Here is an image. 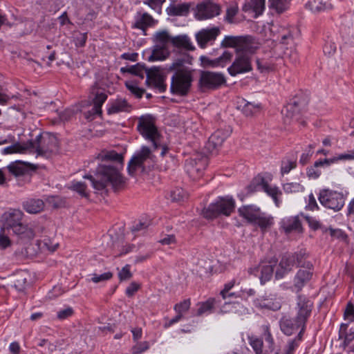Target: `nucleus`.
Here are the masks:
<instances>
[{
	"label": "nucleus",
	"instance_id": "57",
	"mask_svg": "<svg viewBox=\"0 0 354 354\" xmlns=\"http://www.w3.org/2000/svg\"><path fill=\"white\" fill-rule=\"evenodd\" d=\"M295 167H296L295 161H292V160H283L281 162V172L283 175L285 174H288Z\"/></svg>",
	"mask_w": 354,
	"mask_h": 354
},
{
	"label": "nucleus",
	"instance_id": "9",
	"mask_svg": "<svg viewBox=\"0 0 354 354\" xmlns=\"http://www.w3.org/2000/svg\"><path fill=\"white\" fill-rule=\"evenodd\" d=\"M319 201L324 207L337 212L344 207L345 197L342 192L327 189L320 192Z\"/></svg>",
	"mask_w": 354,
	"mask_h": 354
},
{
	"label": "nucleus",
	"instance_id": "34",
	"mask_svg": "<svg viewBox=\"0 0 354 354\" xmlns=\"http://www.w3.org/2000/svg\"><path fill=\"white\" fill-rule=\"evenodd\" d=\"M348 323L342 324L339 331V339L344 338V346H347L354 339V328H351L349 332H347Z\"/></svg>",
	"mask_w": 354,
	"mask_h": 354
},
{
	"label": "nucleus",
	"instance_id": "23",
	"mask_svg": "<svg viewBox=\"0 0 354 354\" xmlns=\"http://www.w3.org/2000/svg\"><path fill=\"white\" fill-rule=\"evenodd\" d=\"M295 262V255L292 254H285L283 255L279 265V268L277 270L275 273L276 278H282L286 272L292 269Z\"/></svg>",
	"mask_w": 354,
	"mask_h": 354
},
{
	"label": "nucleus",
	"instance_id": "61",
	"mask_svg": "<svg viewBox=\"0 0 354 354\" xmlns=\"http://www.w3.org/2000/svg\"><path fill=\"white\" fill-rule=\"evenodd\" d=\"M74 313V310L71 307H68L65 309L61 310L57 312V319L60 320L66 319L71 317Z\"/></svg>",
	"mask_w": 354,
	"mask_h": 354
},
{
	"label": "nucleus",
	"instance_id": "12",
	"mask_svg": "<svg viewBox=\"0 0 354 354\" xmlns=\"http://www.w3.org/2000/svg\"><path fill=\"white\" fill-rule=\"evenodd\" d=\"M252 70L251 57L249 55L244 53L236 54L234 62L227 68V71L231 76H236L238 74L250 72Z\"/></svg>",
	"mask_w": 354,
	"mask_h": 354
},
{
	"label": "nucleus",
	"instance_id": "30",
	"mask_svg": "<svg viewBox=\"0 0 354 354\" xmlns=\"http://www.w3.org/2000/svg\"><path fill=\"white\" fill-rule=\"evenodd\" d=\"M308 301V298L307 297L301 295L298 296L297 306L299 308V312L297 317L301 319V322H302L303 320L305 322L307 320L309 313Z\"/></svg>",
	"mask_w": 354,
	"mask_h": 354
},
{
	"label": "nucleus",
	"instance_id": "20",
	"mask_svg": "<svg viewBox=\"0 0 354 354\" xmlns=\"http://www.w3.org/2000/svg\"><path fill=\"white\" fill-rule=\"evenodd\" d=\"M232 130L230 128L218 129L209 138L207 148L209 150L216 149L221 147L225 140L230 135Z\"/></svg>",
	"mask_w": 354,
	"mask_h": 354
},
{
	"label": "nucleus",
	"instance_id": "10",
	"mask_svg": "<svg viewBox=\"0 0 354 354\" xmlns=\"http://www.w3.org/2000/svg\"><path fill=\"white\" fill-rule=\"evenodd\" d=\"M156 40L159 42L160 46L167 47V45L171 42L176 47H183L184 48L193 50V46L189 38L186 35H178L176 37H171L167 30H162L156 32Z\"/></svg>",
	"mask_w": 354,
	"mask_h": 354
},
{
	"label": "nucleus",
	"instance_id": "22",
	"mask_svg": "<svg viewBox=\"0 0 354 354\" xmlns=\"http://www.w3.org/2000/svg\"><path fill=\"white\" fill-rule=\"evenodd\" d=\"M259 272L261 273L259 277L261 283L263 284L272 278L274 272V265L270 264V263L269 264H261L259 266L250 268L248 270V272L251 274L257 275Z\"/></svg>",
	"mask_w": 354,
	"mask_h": 354
},
{
	"label": "nucleus",
	"instance_id": "16",
	"mask_svg": "<svg viewBox=\"0 0 354 354\" xmlns=\"http://www.w3.org/2000/svg\"><path fill=\"white\" fill-rule=\"evenodd\" d=\"M147 83L152 84L160 92L166 91L167 85L165 83L166 76L161 73L160 66H153L149 69H146Z\"/></svg>",
	"mask_w": 354,
	"mask_h": 354
},
{
	"label": "nucleus",
	"instance_id": "37",
	"mask_svg": "<svg viewBox=\"0 0 354 354\" xmlns=\"http://www.w3.org/2000/svg\"><path fill=\"white\" fill-rule=\"evenodd\" d=\"M38 245L41 249L54 252L59 246V243L53 237L44 236L43 239L38 241Z\"/></svg>",
	"mask_w": 354,
	"mask_h": 354
},
{
	"label": "nucleus",
	"instance_id": "5",
	"mask_svg": "<svg viewBox=\"0 0 354 354\" xmlns=\"http://www.w3.org/2000/svg\"><path fill=\"white\" fill-rule=\"evenodd\" d=\"M28 151L35 152L37 156L48 157L58 151V141L55 136L39 134L35 140L28 141Z\"/></svg>",
	"mask_w": 354,
	"mask_h": 354
},
{
	"label": "nucleus",
	"instance_id": "28",
	"mask_svg": "<svg viewBox=\"0 0 354 354\" xmlns=\"http://www.w3.org/2000/svg\"><path fill=\"white\" fill-rule=\"evenodd\" d=\"M97 158L102 161H114L120 166L123 163L122 156L113 150H103L97 155Z\"/></svg>",
	"mask_w": 354,
	"mask_h": 354
},
{
	"label": "nucleus",
	"instance_id": "62",
	"mask_svg": "<svg viewBox=\"0 0 354 354\" xmlns=\"http://www.w3.org/2000/svg\"><path fill=\"white\" fill-rule=\"evenodd\" d=\"M72 189L82 196H87V194L86 192V185L85 183L82 182H75L72 185Z\"/></svg>",
	"mask_w": 354,
	"mask_h": 354
},
{
	"label": "nucleus",
	"instance_id": "38",
	"mask_svg": "<svg viewBox=\"0 0 354 354\" xmlns=\"http://www.w3.org/2000/svg\"><path fill=\"white\" fill-rule=\"evenodd\" d=\"M26 282V274L24 272H19L11 279L12 286L19 291H23L25 289Z\"/></svg>",
	"mask_w": 354,
	"mask_h": 354
},
{
	"label": "nucleus",
	"instance_id": "55",
	"mask_svg": "<svg viewBox=\"0 0 354 354\" xmlns=\"http://www.w3.org/2000/svg\"><path fill=\"white\" fill-rule=\"evenodd\" d=\"M125 85L127 88L137 97L140 98L145 92V90L140 88L132 82H127Z\"/></svg>",
	"mask_w": 354,
	"mask_h": 354
},
{
	"label": "nucleus",
	"instance_id": "54",
	"mask_svg": "<svg viewBox=\"0 0 354 354\" xmlns=\"http://www.w3.org/2000/svg\"><path fill=\"white\" fill-rule=\"evenodd\" d=\"M251 7L256 15L262 14L265 8V0H251Z\"/></svg>",
	"mask_w": 354,
	"mask_h": 354
},
{
	"label": "nucleus",
	"instance_id": "8",
	"mask_svg": "<svg viewBox=\"0 0 354 354\" xmlns=\"http://www.w3.org/2000/svg\"><path fill=\"white\" fill-rule=\"evenodd\" d=\"M225 83L226 79L223 74L203 71L200 73L198 87L201 92L205 93L218 89Z\"/></svg>",
	"mask_w": 354,
	"mask_h": 354
},
{
	"label": "nucleus",
	"instance_id": "25",
	"mask_svg": "<svg viewBox=\"0 0 354 354\" xmlns=\"http://www.w3.org/2000/svg\"><path fill=\"white\" fill-rule=\"evenodd\" d=\"M259 181L261 183L260 186H261V189L272 198L275 205L278 207L280 203L279 196L281 195V192L275 186H270L264 178L261 177Z\"/></svg>",
	"mask_w": 354,
	"mask_h": 354
},
{
	"label": "nucleus",
	"instance_id": "58",
	"mask_svg": "<svg viewBox=\"0 0 354 354\" xmlns=\"http://www.w3.org/2000/svg\"><path fill=\"white\" fill-rule=\"evenodd\" d=\"M133 274L130 270V266L126 265L118 273V277L120 281H127L132 277Z\"/></svg>",
	"mask_w": 354,
	"mask_h": 354
},
{
	"label": "nucleus",
	"instance_id": "48",
	"mask_svg": "<svg viewBox=\"0 0 354 354\" xmlns=\"http://www.w3.org/2000/svg\"><path fill=\"white\" fill-rule=\"evenodd\" d=\"M233 57V53L228 51L225 50L223 54L216 58V63L218 67H224L227 64H229Z\"/></svg>",
	"mask_w": 354,
	"mask_h": 354
},
{
	"label": "nucleus",
	"instance_id": "11",
	"mask_svg": "<svg viewBox=\"0 0 354 354\" xmlns=\"http://www.w3.org/2000/svg\"><path fill=\"white\" fill-rule=\"evenodd\" d=\"M208 164L207 157L202 153H196L186 160L187 173L193 179L199 178Z\"/></svg>",
	"mask_w": 354,
	"mask_h": 354
},
{
	"label": "nucleus",
	"instance_id": "27",
	"mask_svg": "<svg viewBox=\"0 0 354 354\" xmlns=\"http://www.w3.org/2000/svg\"><path fill=\"white\" fill-rule=\"evenodd\" d=\"M240 42L238 44L236 54H252L254 51L252 46V37L250 36H240Z\"/></svg>",
	"mask_w": 354,
	"mask_h": 354
},
{
	"label": "nucleus",
	"instance_id": "4",
	"mask_svg": "<svg viewBox=\"0 0 354 354\" xmlns=\"http://www.w3.org/2000/svg\"><path fill=\"white\" fill-rule=\"evenodd\" d=\"M309 98L307 95H297L283 107L281 113L285 124L298 122L303 127L307 126Z\"/></svg>",
	"mask_w": 354,
	"mask_h": 354
},
{
	"label": "nucleus",
	"instance_id": "49",
	"mask_svg": "<svg viewBox=\"0 0 354 354\" xmlns=\"http://www.w3.org/2000/svg\"><path fill=\"white\" fill-rule=\"evenodd\" d=\"M214 304V299H209L205 302L200 303L199 308L197 310L196 315L198 316H201L205 313H207L208 311H210L212 308H213Z\"/></svg>",
	"mask_w": 354,
	"mask_h": 354
},
{
	"label": "nucleus",
	"instance_id": "15",
	"mask_svg": "<svg viewBox=\"0 0 354 354\" xmlns=\"http://www.w3.org/2000/svg\"><path fill=\"white\" fill-rule=\"evenodd\" d=\"M300 320L301 319L298 317H297L296 319H293L288 315H284L279 322L280 328L285 335H291L296 333L299 328H301L299 333V335H300L304 330L306 322L304 320L301 322Z\"/></svg>",
	"mask_w": 354,
	"mask_h": 354
},
{
	"label": "nucleus",
	"instance_id": "50",
	"mask_svg": "<svg viewBox=\"0 0 354 354\" xmlns=\"http://www.w3.org/2000/svg\"><path fill=\"white\" fill-rule=\"evenodd\" d=\"M283 189L286 193L292 194L302 192L304 190V187L299 183H289L284 184Z\"/></svg>",
	"mask_w": 354,
	"mask_h": 354
},
{
	"label": "nucleus",
	"instance_id": "7",
	"mask_svg": "<svg viewBox=\"0 0 354 354\" xmlns=\"http://www.w3.org/2000/svg\"><path fill=\"white\" fill-rule=\"evenodd\" d=\"M234 207L235 202L232 197L220 198L216 202L204 208L202 214L207 219H213L221 214L227 216L234 211Z\"/></svg>",
	"mask_w": 354,
	"mask_h": 354
},
{
	"label": "nucleus",
	"instance_id": "51",
	"mask_svg": "<svg viewBox=\"0 0 354 354\" xmlns=\"http://www.w3.org/2000/svg\"><path fill=\"white\" fill-rule=\"evenodd\" d=\"M330 7V5L326 4L323 0H311V11L320 12L325 10Z\"/></svg>",
	"mask_w": 354,
	"mask_h": 354
},
{
	"label": "nucleus",
	"instance_id": "53",
	"mask_svg": "<svg viewBox=\"0 0 354 354\" xmlns=\"http://www.w3.org/2000/svg\"><path fill=\"white\" fill-rule=\"evenodd\" d=\"M260 106L259 104H254L252 102H247L243 106V112L247 115L250 116L253 115L254 113L259 111Z\"/></svg>",
	"mask_w": 354,
	"mask_h": 354
},
{
	"label": "nucleus",
	"instance_id": "31",
	"mask_svg": "<svg viewBox=\"0 0 354 354\" xmlns=\"http://www.w3.org/2000/svg\"><path fill=\"white\" fill-rule=\"evenodd\" d=\"M353 159H354V149L348 151V153L340 154L337 158H330V159L325 158L324 160H320L316 161L314 163V167H318L319 166H324V165L329 166L331 163H333L337 160H353Z\"/></svg>",
	"mask_w": 354,
	"mask_h": 354
},
{
	"label": "nucleus",
	"instance_id": "46",
	"mask_svg": "<svg viewBox=\"0 0 354 354\" xmlns=\"http://www.w3.org/2000/svg\"><path fill=\"white\" fill-rule=\"evenodd\" d=\"M171 200L175 202L184 201L188 198L187 193L182 188H176L171 192Z\"/></svg>",
	"mask_w": 354,
	"mask_h": 354
},
{
	"label": "nucleus",
	"instance_id": "47",
	"mask_svg": "<svg viewBox=\"0 0 354 354\" xmlns=\"http://www.w3.org/2000/svg\"><path fill=\"white\" fill-rule=\"evenodd\" d=\"M239 12V7L237 5H232L229 6L226 10V14L225 16V20L229 24L236 23L234 19V17Z\"/></svg>",
	"mask_w": 354,
	"mask_h": 354
},
{
	"label": "nucleus",
	"instance_id": "39",
	"mask_svg": "<svg viewBox=\"0 0 354 354\" xmlns=\"http://www.w3.org/2000/svg\"><path fill=\"white\" fill-rule=\"evenodd\" d=\"M153 24V17L147 13H144L140 19H139L134 25V27L141 29L144 32V35H146V29L148 26H152Z\"/></svg>",
	"mask_w": 354,
	"mask_h": 354
},
{
	"label": "nucleus",
	"instance_id": "43",
	"mask_svg": "<svg viewBox=\"0 0 354 354\" xmlns=\"http://www.w3.org/2000/svg\"><path fill=\"white\" fill-rule=\"evenodd\" d=\"M146 69H148V68H146L145 66V65H142L138 63L134 66H131L126 68H122L121 71L128 72L131 74L137 75L142 79L144 77V73H146Z\"/></svg>",
	"mask_w": 354,
	"mask_h": 354
},
{
	"label": "nucleus",
	"instance_id": "2",
	"mask_svg": "<svg viewBox=\"0 0 354 354\" xmlns=\"http://www.w3.org/2000/svg\"><path fill=\"white\" fill-rule=\"evenodd\" d=\"M84 178L88 179L93 187L97 191L104 189L108 185H111L117 191L122 188L125 183L119 169L113 164H100L94 176L86 175Z\"/></svg>",
	"mask_w": 354,
	"mask_h": 354
},
{
	"label": "nucleus",
	"instance_id": "42",
	"mask_svg": "<svg viewBox=\"0 0 354 354\" xmlns=\"http://www.w3.org/2000/svg\"><path fill=\"white\" fill-rule=\"evenodd\" d=\"M28 150V142L26 143L16 142L12 145L4 148L2 151L3 154H10L14 153H23Z\"/></svg>",
	"mask_w": 354,
	"mask_h": 354
},
{
	"label": "nucleus",
	"instance_id": "59",
	"mask_svg": "<svg viewBox=\"0 0 354 354\" xmlns=\"http://www.w3.org/2000/svg\"><path fill=\"white\" fill-rule=\"evenodd\" d=\"M113 273L111 272H104L102 274H93L91 280L93 283H97L102 281H107L111 279Z\"/></svg>",
	"mask_w": 354,
	"mask_h": 354
},
{
	"label": "nucleus",
	"instance_id": "32",
	"mask_svg": "<svg viewBox=\"0 0 354 354\" xmlns=\"http://www.w3.org/2000/svg\"><path fill=\"white\" fill-rule=\"evenodd\" d=\"M130 105L125 99L118 98L114 100L108 109L109 114L117 113L121 111H128Z\"/></svg>",
	"mask_w": 354,
	"mask_h": 354
},
{
	"label": "nucleus",
	"instance_id": "3",
	"mask_svg": "<svg viewBox=\"0 0 354 354\" xmlns=\"http://www.w3.org/2000/svg\"><path fill=\"white\" fill-rule=\"evenodd\" d=\"M1 221L3 230L11 231L20 239L30 241L35 236L32 227L24 221V214L20 209H10L2 215Z\"/></svg>",
	"mask_w": 354,
	"mask_h": 354
},
{
	"label": "nucleus",
	"instance_id": "56",
	"mask_svg": "<svg viewBox=\"0 0 354 354\" xmlns=\"http://www.w3.org/2000/svg\"><path fill=\"white\" fill-rule=\"evenodd\" d=\"M250 344L256 354H261L263 348L262 339L257 337H251L250 338Z\"/></svg>",
	"mask_w": 354,
	"mask_h": 354
},
{
	"label": "nucleus",
	"instance_id": "64",
	"mask_svg": "<svg viewBox=\"0 0 354 354\" xmlns=\"http://www.w3.org/2000/svg\"><path fill=\"white\" fill-rule=\"evenodd\" d=\"M11 244V241L9 237L5 234V230L2 228L1 232H0V248L2 249H5L10 246Z\"/></svg>",
	"mask_w": 354,
	"mask_h": 354
},
{
	"label": "nucleus",
	"instance_id": "14",
	"mask_svg": "<svg viewBox=\"0 0 354 354\" xmlns=\"http://www.w3.org/2000/svg\"><path fill=\"white\" fill-rule=\"evenodd\" d=\"M153 155L151 153V149L146 147L143 146L140 149V151H137L130 160L128 164V171L129 174L133 176L138 167H142L144 163L149 159H151Z\"/></svg>",
	"mask_w": 354,
	"mask_h": 354
},
{
	"label": "nucleus",
	"instance_id": "52",
	"mask_svg": "<svg viewBox=\"0 0 354 354\" xmlns=\"http://www.w3.org/2000/svg\"><path fill=\"white\" fill-rule=\"evenodd\" d=\"M344 318L347 320L348 323L354 322V304L349 301L344 310Z\"/></svg>",
	"mask_w": 354,
	"mask_h": 354
},
{
	"label": "nucleus",
	"instance_id": "18",
	"mask_svg": "<svg viewBox=\"0 0 354 354\" xmlns=\"http://www.w3.org/2000/svg\"><path fill=\"white\" fill-rule=\"evenodd\" d=\"M218 27L202 29L196 34V39L198 46L205 48L208 44H212L220 34Z\"/></svg>",
	"mask_w": 354,
	"mask_h": 354
},
{
	"label": "nucleus",
	"instance_id": "26",
	"mask_svg": "<svg viewBox=\"0 0 354 354\" xmlns=\"http://www.w3.org/2000/svg\"><path fill=\"white\" fill-rule=\"evenodd\" d=\"M169 54L170 53L167 47L160 45H155L148 60L149 62L165 60L169 57Z\"/></svg>",
	"mask_w": 354,
	"mask_h": 354
},
{
	"label": "nucleus",
	"instance_id": "13",
	"mask_svg": "<svg viewBox=\"0 0 354 354\" xmlns=\"http://www.w3.org/2000/svg\"><path fill=\"white\" fill-rule=\"evenodd\" d=\"M220 6L208 0L196 6L194 15L198 20H205L220 15Z\"/></svg>",
	"mask_w": 354,
	"mask_h": 354
},
{
	"label": "nucleus",
	"instance_id": "24",
	"mask_svg": "<svg viewBox=\"0 0 354 354\" xmlns=\"http://www.w3.org/2000/svg\"><path fill=\"white\" fill-rule=\"evenodd\" d=\"M23 208L29 214H38L44 209V203L41 199L30 198L23 203Z\"/></svg>",
	"mask_w": 354,
	"mask_h": 354
},
{
	"label": "nucleus",
	"instance_id": "45",
	"mask_svg": "<svg viewBox=\"0 0 354 354\" xmlns=\"http://www.w3.org/2000/svg\"><path fill=\"white\" fill-rule=\"evenodd\" d=\"M191 301L189 299H184L183 301L176 304L174 309L178 315H180L181 317H183L184 313L187 312L190 308Z\"/></svg>",
	"mask_w": 354,
	"mask_h": 354
},
{
	"label": "nucleus",
	"instance_id": "44",
	"mask_svg": "<svg viewBox=\"0 0 354 354\" xmlns=\"http://www.w3.org/2000/svg\"><path fill=\"white\" fill-rule=\"evenodd\" d=\"M240 40V36H225L221 43V46L223 48H235L236 50Z\"/></svg>",
	"mask_w": 354,
	"mask_h": 354
},
{
	"label": "nucleus",
	"instance_id": "60",
	"mask_svg": "<svg viewBox=\"0 0 354 354\" xmlns=\"http://www.w3.org/2000/svg\"><path fill=\"white\" fill-rule=\"evenodd\" d=\"M87 39V33L77 32L74 37L75 44L77 47H83L85 46Z\"/></svg>",
	"mask_w": 354,
	"mask_h": 354
},
{
	"label": "nucleus",
	"instance_id": "6",
	"mask_svg": "<svg viewBox=\"0 0 354 354\" xmlns=\"http://www.w3.org/2000/svg\"><path fill=\"white\" fill-rule=\"evenodd\" d=\"M139 133L153 144L154 149L160 145V134L155 125L154 118L151 115H142L138 120L137 127Z\"/></svg>",
	"mask_w": 354,
	"mask_h": 354
},
{
	"label": "nucleus",
	"instance_id": "19",
	"mask_svg": "<svg viewBox=\"0 0 354 354\" xmlns=\"http://www.w3.org/2000/svg\"><path fill=\"white\" fill-rule=\"evenodd\" d=\"M256 306L261 309H267L270 310H278L281 308V302L277 298L275 294L266 295L258 298L256 301Z\"/></svg>",
	"mask_w": 354,
	"mask_h": 354
},
{
	"label": "nucleus",
	"instance_id": "17",
	"mask_svg": "<svg viewBox=\"0 0 354 354\" xmlns=\"http://www.w3.org/2000/svg\"><path fill=\"white\" fill-rule=\"evenodd\" d=\"M107 99V95L102 92H97L94 98L89 102L91 109L84 111L83 114L88 120H93L96 115L102 114V106Z\"/></svg>",
	"mask_w": 354,
	"mask_h": 354
},
{
	"label": "nucleus",
	"instance_id": "35",
	"mask_svg": "<svg viewBox=\"0 0 354 354\" xmlns=\"http://www.w3.org/2000/svg\"><path fill=\"white\" fill-rule=\"evenodd\" d=\"M252 223L257 225L261 230L264 231L272 225L273 218L261 212L259 216L256 217Z\"/></svg>",
	"mask_w": 354,
	"mask_h": 354
},
{
	"label": "nucleus",
	"instance_id": "21",
	"mask_svg": "<svg viewBox=\"0 0 354 354\" xmlns=\"http://www.w3.org/2000/svg\"><path fill=\"white\" fill-rule=\"evenodd\" d=\"M280 227L286 234L302 231V226L299 216L284 217L280 222Z\"/></svg>",
	"mask_w": 354,
	"mask_h": 354
},
{
	"label": "nucleus",
	"instance_id": "63",
	"mask_svg": "<svg viewBox=\"0 0 354 354\" xmlns=\"http://www.w3.org/2000/svg\"><path fill=\"white\" fill-rule=\"evenodd\" d=\"M200 60L201 62V64L203 67H212L216 68L218 67L216 62V58L215 59H209L206 56H201L200 57Z\"/></svg>",
	"mask_w": 354,
	"mask_h": 354
},
{
	"label": "nucleus",
	"instance_id": "33",
	"mask_svg": "<svg viewBox=\"0 0 354 354\" xmlns=\"http://www.w3.org/2000/svg\"><path fill=\"white\" fill-rule=\"evenodd\" d=\"M189 4L170 5L167 8V12L170 16H187L189 12Z\"/></svg>",
	"mask_w": 354,
	"mask_h": 354
},
{
	"label": "nucleus",
	"instance_id": "1",
	"mask_svg": "<svg viewBox=\"0 0 354 354\" xmlns=\"http://www.w3.org/2000/svg\"><path fill=\"white\" fill-rule=\"evenodd\" d=\"M192 58L189 55L184 54L165 68L168 72L176 71L171 80V93L180 96L188 93L193 81L192 71L185 65L192 64Z\"/></svg>",
	"mask_w": 354,
	"mask_h": 354
},
{
	"label": "nucleus",
	"instance_id": "36",
	"mask_svg": "<svg viewBox=\"0 0 354 354\" xmlns=\"http://www.w3.org/2000/svg\"><path fill=\"white\" fill-rule=\"evenodd\" d=\"M310 279L308 268L300 269L295 278V286L300 290Z\"/></svg>",
	"mask_w": 354,
	"mask_h": 354
},
{
	"label": "nucleus",
	"instance_id": "40",
	"mask_svg": "<svg viewBox=\"0 0 354 354\" xmlns=\"http://www.w3.org/2000/svg\"><path fill=\"white\" fill-rule=\"evenodd\" d=\"M290 0H269L268 7L278 14L283 12L288 6Z\"/></svg>",
	"mask_w": 354,
	"mask_h": 354
},
{
	"label": "nucleus",
	"instance_id": "41",
	"mask_svg": "<svg viewBox=\"0 0 354 354\" xmlns=\"http://www.w3.org/2000/svg\"><path fill=\"white\" fill-rule=\"evenodd\" d=\"M7 168H8L9 172L15 176H21L26 171V163L23 162L21 161H15V162H11L7 167Z\"/></svg>",
	"mask_w": 354,
	"mask_h": 354
},
{
	"label": "nucleus",
	"instance_id": "29",
	"mask_svg": "<svg viewBox=\"0 0 354 354\" xmlns=\"http://www.w3.org/2000/svg\"><path fill=\"white\" fill-rule=\"evenodd\" d=\"M239 212L241 216L245 218L248 222L252 223L256 217L261 213L259 208L252 205L243 206L239 209Z\"/></svg>",
	"mask_w": 354,
	"mask_h": 354
}]
</instances>
